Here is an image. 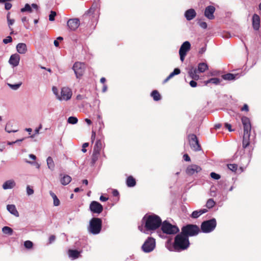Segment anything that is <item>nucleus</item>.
Segmentation results:
<instances>
[{
    "label": "nucleus",
    "mask_w": 261,
    "mask_h": 261,
    "mask_svg": "<svg viewBox=\"0 0 261 261\" xmlns=\"http://www.w3.org/2000/svg\"><path fill=\"white\" fill-rule=\"evenodd\" d=\"M143 221L145 222V228L147 230H154L160 227L162 224L161 218L155 214L145 215Z\"/></svg>",
    "instance_id": "1"
},
{
    "label": "nucleus",
    "mask_w": 261,
    "mask_h": 261,
    "mask_svg": "<svg viewBox=\"0 0 261 261\" xmlns=\"http://www.w3.org/2000/svg\"><path fill=\"white\" fill-rule=\"evenodd\" d=\"M190 245L188 238L181 232L177 234L174 238L173 248L176 251H181L187 249Z\"/></svg>",
    "instance_id": "2"
},
{
    "label": "nucleus",
    "mask_w": 261,
    "mask_h": 261,
    "mask_svg": "<svg viewBox=\"0 0 261 261\" xmlns=\"http://www.w3.org/2000/svg\"><path fill=\"white\" fill-rule=\"evenodd\" d=\"M102 228V220L99 218H93L89 222L88 231L93 234L100 233Z\"/></svg>",
    "instance_id": "3"
},
{
    "label": "nucleus",
    "mask_w": 261,
    "mask_h": 261,
    "mask_svg": "<svg viewBox=\"0 0 261 261\" xmlns=\"http://www.w3.org/2000/svg\"><path fill=\"white\" fill-rule=\"evenodd\" d=\"M199 232V227L196 224H187L183 226L181 229V233L188 238L197 236Z\"/></svg>",
    "instance_id": "4"
},
{
    "label": "nucleus",
    "mask_w": 261,
    "mask_h": 261,
    "mask_svg": "<svg viewBox=\"0 0 261 261\" xmlns=\"http://www.w3.org/2000/svg\"><path fill=\"white\" fill-rule=\"evenodd\" d=\"M161 226L162 231L167 234H174L179 231L177 226L172 225L167 221L162 222Z\"/></svg>",
    "instance_id": "5"
},
{
    "label": "nucleus",
    "mask_w": 261,
    "mask_h": 261,
    "mask_svg": "<svg viewBox=\"0 0 261 261\" xmlns=\"http://www.w3.org/2000/svg\"><path fill=\"white\" fill-rule=\"evenodd\" d=\"M217 225L216 220L213 218L203 221L201 225V229L204 233H208L212 231Z\"/></svg>",
    "instance_id": "6"
},
{
    "label": "nucleus",
    "mask_w": 261,
    "mask_h": 261,
    "mask_svg": "<svg viewBox=\"0 0 261 261\" xmlns=\"http://www.w3.org/2000/svg\"><path fill=\"white\" fill-rule=\"evenodd\" d=\"M188 139L191 149L195 151H198L201 149L197 136L193 134L188 136Z\"/></svg>",
    "instance_id": "7"
},
{
    "label": "nucleus",
    "mask_w": 261,
    "mask_h": 261,
    "mask_svg": "<svg viewBox=\"0 0 261 261\" xmlns=\"http://www.w3.org/2000/svg\"><path fill=\"white\" fill-rule=\"evenodd\" d=\"M72 69L74 70L76 77L80 78L84 75L86 69V65L84 63L76 62L74 64Z\"/></svg>",
    "instance_id": "8"
},
{
    "label": "nucleus",
    "mask_w": 261,
    "mask_h": 261,
    "mask_svg": "<svg viewBox=\"0 0 261 261\" xmlns=\"http://www.w3.org/2000/svg\"><path fill=\"white\" fill-rule=\"evenodd\" d=\"M155 246V240L152 238H148L142 245V249L145 252H150L154 249Z\"/></svg>",
    "instance_id": "9"
},
{
    "label": "nucleus",
    "mask_w": 261,
    "mask_h": 261,
    "mask_svg": "<svg viewBox=\"0 0 261 261\" xmlns=\"http://www.w3.org/2000/svg\"><path fill=\"white\" fill-rule=\"evenodd\" d=\"M190 48L191 44L189 41H187L184 42L181 45L179 50V54L180 56V60L182 62H183L185 60V58L187 55V53L190 50Z\"/></svg>",
    "instance_id": "10"
},
{
    "label": "nucleus",
    "mask_w": 261,
    "mask_h": 261,
    "mask_svg": "<svg viewBox=\"0 0 261 261\" xmlns=\"http://www.w3.org/2000/svg\"><path fill=\"white\" fill-rule=\"evenodd\" d=\"M72 94V91L70 88L63 87L61 89V96H58V98L60 100H68L71 98Z\"/></svg>",
    "instance_id": "11"
},
{
    "label": "nucleus",
    "mask_w": 261,
    "mask_h": 261,
    "mask_svg": "<svg viewBox=\"0 0 261 261\" xmlns=\"http://www.w3.org/2000/svg\"><path fill=\"white\" fill-rule=\"evenodd\" d=\"M89 208L93 213L95 214L101 213L103 209L102 205L96 201H93L91 202Z\"/></svg>",
    "instance_id": "12"
},
{
    "label": "nucleus",
    "mask_w": 261,
    "mask_h": 261,
    "mask_svg": "<svg viewBox=\"0 0 261 261\" xmlns=\"http://www.w3.org/2000/svg\"><path fill=\"white\" fill-rule=\"evenodd\" d=\"M67 26L70 31H75L80 26V22L78 18L69 19L67 21Z\"/></svg>",
    "instance_id": "13"
},
{
    "label": "nucleus",
    "mask_w": 261,
    "mask_h": 261,
    "mask_svg": "<svg viewBox=\"0 0 261 261\" xmlns=\"http://www.w3.org/2000/svg\"><path fill=\"white\" fill-rule=\"evenodd\" d=\"M241 121L244 127V133H250L251 129L250 119L246 116H243Z\"/></svg>",
    "instance_id": "14"
},
{
    "label": "nucleus",
    "mask_w": 261,
    "mask_h": 261,
    "mask_svg": "<svg viewBox=\"0 0 261 261\" xmlns=\"http://www.w3.org/2000/svg\"><path fill=\"white\" fill-rule=\"evenodd\" d=\"M201 170V168L197 165L192 164L187 167L186 172L189 175H192L195 173H197Z\"/></svg>",
    "instance_id": "15"
},
{
    "label": "nucleus",
    "mask_w": 261,
    "mask_h": 261,
    "mask_svg": "<svg viewBox=\"0 0 261 261\" xmlns=\"http://www.w3.org/2000/svg\"><path fill=\"white\" fill-rule=\"evenodd\" d=\"M215 11V8L213 6H208L206 7L204 11V15L209 19L214 18V13Z\"/></svg>",
    "instance_id": "16"
},
{
    "label": "nucleus",
    "mask_w": 261,
    "mask_h": 261,
    "mask_svg": "<svg viewBox=\"0 0 261 261\" xmlns=\"http://www.w3.org/2000/svg\"><path fill=\"white\" fill-rule=\"evenodd\" d=\"M260 19L258 15L253 14L252 16V27L255 30H258L260 28Z\"/></svg>",
    "instance_id": "17"
},
{
    "label": "nucleus",
    "mask_w": 261,
    "mask_h": 261,
    "mask_svg": "<svg viewBox=\"0 0 261 261\" xmlns=\"http://www.w3.org/2000/svg\"><path fill=\"white\" fill-rule=\"evenodd\" d=\"M20 60V56L17 54L11 56L9 62L10 64L15 67L18 65Z\"/></svg>",
    "instance_id": "18"
},
{
    "label": "nucleus",
    "mask_w": 261,
    "mask_h": 261,
    "mask_svg": "<svg viewBox=\"0 0 261 261\" xmlns=\"http://www.w3.org/2000/svg\"><path fill=\"white\" fill-rule=\"evenodd\" d=\"M198 72L199 71L196 68L192 67L188 71V74L191 78L195 81H197L199 78V75L197 74Z\"/></svg>",
    "instance_id": "19"
},
{
    "label": "nucleus",
    "mask_w": 261,
    "mask_h": 261,
    "mask_svg": "<svg viewBox=\"0 0 261 261\" xmlns=\"http://www.w3.org/2000/svg\"><path fill=\"white\" fill-rule=\"evenodd\" d=\"M196 15V13L194 9H190L185 12V16L188 20H191L194 18Z\"/></svg>",
    "instance_id": "20"
},
{
    "label": "nucleus",
    "mask_w": 261,
    "mask_h": 261,
    "mask_svg": "<svg viewBox=\"0 0 261 261\" xmlns=\"http://www.w3.org/2000/svg\"><path fill=\"white\" fill-rule=\"evenodd\" d=\"M96 10V5L93 4L91 8L87 10L82 16V18L84 19H87L88 16L92 15Z\"/></svg>",
    "instance_id": "21"
},
{
    "label": "nucleus",
    "mask_w": 261,
    "mask_h": 261,
    "mask_svg": "<svg viewBox=\"0 0 261 261\" xmlns=\"http://www.w3.org/2000/svg\"><path fill=\"white\" fill-rule=\"evenodd\" d=\"M7 210L12 215L16 217H19V213L14 204H8L7 206Z\"/></svg>",
    "instance_id": "22"
},
{
    "label": "nucleus",
    "mask_w": 261,
    "mask_h": 261,
    "mask_svg": "<svg viewBox=\"0 0 261 261\" xmlns=\"http://www.w3.org/2000/svg\"><path fill=\"white\" fill-rule=\"evenodd\" d=\"M17 51L21 54H25L27 51V45L25 43H19L16 46Z\"/></svg>",
    "instance_id": "23"
},
{
    "label": "nucleus",
    "mask_w": 261,
    "mask_h": 261,
    "mask_svg": "<svg viewBox=\"0 0 261 261\" xmlns=\"http://www.w3.org/2000/svg\"><path fill=\"white\" fill-rule=\"evenodd\" d=\"M250 133H244L243 138V148H247L250 144Z\"/></svg>",
    "instance_id": "24"
},
{
    "label": "nucleus",
    "mask_w": 261,
    "mask_h": 261,
    "mask_svg": "<svg viewBox=\"0 0 261 261\" xmlns=\"http://www.w3.org/2000/svg\"><path fill=\"white\" fill-rule=\"evenodd\" d=\"M207 212V210L205 208L201 209V210H197V211H195L192 212V214L191 215V217L192 218L196 219V218H197L198 217H199L202 214L205 213Z\"/></svg>",
    "instance_id": "25"
},
{
    "label": "nucleus",
    "mask_w": 261,
    "mask_h": 261,
    "mask_svg": "<svg viewBox=\"0 0 261 261\" xmlns=\"http://www.w3.org/2000/svg\"><path fill=\"white\" fill-rule=\"evenodd\" d=\"M222 77L224 80H232L239 78L240 77V75H239V74H232L229 73L223 75Z\"/></svg>",
    "instance_id": "26"
},
{
    "label": "nucleus",
    "mask_w": 261,
    "mask_h": 261,
    "mask_svg": "<svg viewBox=\"0 0 261 261\" xmlns=\"http://www.w3.org/2000/svg\"><path fill=\"white\" fill-rule=\"evenodd\" d=\"M103 146V145L102 141L100 139L97 140L96 141V143L94 146L93 151L100 152V151L102 148Z\"/></svg>",
    "instance_id": "27"
},
{
    "label": "nucleus",
    "mask_w": 261,
    "mask_h": 261,
    "mask_svg": "<svg viewBox=\"0 0 261 261\" xmlns=\"http://www.w3.org/2000/svg\"><path fill=\"white\" fill-rule=\"evenodd\" d=\"M80 251H77V250H72L69 249L68 250V255L69 257L72 258L73 259L77 258L80 255Z\"/></svg>",
    "instance_id": "28"
},
{
    "label": "nucleus",
    "mask_w": 261,
    "mask_h": 261,
    "mask_svg": "<svg viewBox=\"0 0 261 261\" xmlns=\"http://www.w3.org/2000/svg\"><path fill=\"white\" fill-rule=\"evenodd\" d=\"M126 183L127 187H133L136 185V179L132 176H129L126 179Z\"/></svg>",
    "instance_id": "29"
},
{
    "label": "nucleus",
    "mask_w": 261,
    "mask_h": 261,
    "mask_svg": "<svg viewBox=\"0 0 261 261\" xmlns=\"http://www.w3.org/2000/svg\"><path fill=\"white\" fill-rule=\"evenodd\" d=\"M15 185V182L12 180L6 181L3 185L4 189H8L13 188Z\"/></svg>",
    "instance_id": "30"
},
{
    "label": "nucleus",
    "mask_w": 261,
    "mask_h": 261,
    "mask_svg": "<svg viewBox=\"0 0 261 261\" xmlns=\"http://www.w3.org/2000/svg\"><path fill=\"white\" fill-rule=\"evenodd\" d=\"M180 73V70L179 68H175L172 72H171L167 77L165 79L164 83L167 82L170 79L175 75H178Z\"/></svg>",
    "instance_id": "31"
},
{
    "label": "nucleus",
    "mask_w": 261,
    "mask_h": 261,
    "mask_svg": "<svg viewBox=\"0 0 261 261\" xmlns=\"http://www.w3.org/2000/svg\"><path fill=\"white\" fill-rule=\"evenodd\" d=\"M71 180V177L68 175H64L60 179V181L63 185H68Z\"/></svg>",
    "instance_id": "32"
},
{
    "label": "nucleus",
    "mask_w": 261,
    "mask_h": 261,
    "mask_svg": "<svg viewBox=\"0 0 261 261\" xmlns=\"http://www.w3.org/2000/svg\"><path fill=\"white\" fill-rule=\"evenodd\" d=\"M221 81V80L217 77L211 78L208 80L204 81V84L205 85H207L210 83H212L215 85H218L220 83Z\"/></svg>",
    "instance_id": "33"
},
{
    "label": "nucleus",
    "mask_w": 261,
    "mask_h": 261,
    "mask_svg": "<svg viewBox=\"0 0 261 261\" xmlns=\"http://www.w3.org/2000/svg\"><path fill=\"white\" fill-rule=\"evenodd\" d=\"M208 69L207 65L205 63H200L198 64L197 70L199 72H203Z\"/></svg>",
    "instance_id": "34"
},
{
    "label": "nucleus",
    "mask_w": 261,
    "mask_h": 261,
    "mask_svg": "<svg viewBox=\"0 0 261 261\" xmlns=\"http://www.w3.org/2000/svg\"><path fill=\"white\" fill-rule=\"evenodd\" d=\"M151 96L155 101H158L161 99V97L160 93L157 90H153L151 93Z\"/></svg>",
    "instance_id": "35"
},
{
    "label": "nucleus",
    "mask_w": 261,
    "mask_h": 261,
    "mask_svg": "<svg viewBox=\"0 0 261 261\" xmlns=\"http://www.w3.org/2000/svg\"><path fill=\"white\" fill-rule=\"evenodd\" d=\"M100 155V152L93 151L92 155L91 163L92 164H94L95 162L98 160Z\"/></svg>",
    "instance_id": "36"
},
{
    "label": "nucleus",
    "mask_w": 261,
    "mask_h": 261,
    "mask_svg": "<svg viewBox=\"0 0 261 261\" xmlns=\"http://www.w3.org/2000/svg\"><path fill=\"white\" fill-rule=\"evenodd\" d=\"M50 195L52 197L54 200V205L56 206H59L60 204V201L59 199L58 198L57 196L56 195V194L52 192H50Z\"/></svg>",
    "instance_id": "37"
},
{
    "label": "nucleus",
    "mask_w": 261,
    "mask_h": 261,
    "mask_svg": "<svg viewBox=\"0 0 261 261\" xmlns=\"http://www.w3.org/2000/svg\"><path fill=\"white\" fill-rule=\"evenodd\" d=\"M47 164L48 167L50 169H51V170L54 169V168L55 167V164H54L53 159L50 156L48 157V158L47 159Z\"/></svg>",
    "instance_id": "38"
},
{
    "label": "nucleus",
    "mask_w": 261,
    "mask_h": 261,
    "mask_svg": "<svg viewBox=\"0 0 261 261\" xmlns=\"http://www.w3.org/2000/svg\"><path fill=\"white\" fill-rule=\"evenodd\" d=\"M2 231L4 233L9 235H11L13 233V229L8 226L4 227Z\"/></svg>",
    "instance_id": "39"
},
{
    "label": "nucleus",
    "mask_w": 261,
    "mask_h": 261,
    "mask_svg": "<svg viewBox=\"0 0 261 261\" xmlns=\"http://www.w3.org/2000/svg\"><path fill=\"white\" fill-rule=\"evenodd\" d=\"M215 204H216V203L214 201V200L212 198H210V199H208V200L207 201L206 203V206L208 208H211L214 206Z\"/></svg>",
    "instance_id": "40"
},
{
    "label": "nucleus",
    "mask_w": 261,
    "mask_h": 261,
    "mask_svg": "<svg viewBox=\"0 0 261 261\" xmlns=\"http://www.w3.org/2000/svg\"><path fill=\"white\" fill-rule=\"evenodd\" d=\"M20 11L21 12H27V11L29 12H32V9L31 6L29 4H26L25 5L24 7L23 8H21Z\"/></svg>",
    "instance_id": "41"
},
{
    "label": "nucleus",
    "mask_w": 261,
    "mask_h": 261,
    "mask_svg": "<svg viewBox=\"0 0 261 261\" xmlns=\"http://www.w3.org/2000/svg\"><path fill=\"white\" fill-rule=\"evenodd\" d=\"M12 126L11 125V123H7V124L6 125L5 130L8 133L15 132L17 131L16 129H13L12 128Z\"/></svg>",
    "instance_id": "42"
},
{
    "label": "nucleus",
    "mask_w": 261,
    "mask_h": 261,
    "mask_svg": "<svg viewBox=\"0 0 261 261\" xmlns=\"http://www.w3.org/2000/svg\"><path fill=\"white\" fill-rule=\"evenodd\" d=\"M77 121H78V120H77V118L75 117H73V116L69 117L67 120V121L69 123H70L72 124H76L77 122Z\"/></svg>",
    "instance_id": "43"
},
{
    "label": "nucleus",
    "mask_w": 261,
    "mask_h": 261,
    "mask_svg": "<svg viewBox=\"0 0 261 261\" xmlns=\"http://www.w3.org/2000/svg\"><path fill=\"white\" fill-rule=\"evenodd\" d=\"M227 167L229 169L233 172H235L238 169V165L236 164H228Z\"/></svg>",
    "instance_id": "44"
},
{
    "label": "nucleus",
    "mask_w": 261,
    "mask_h": 261,
    "mask_svg": "<svg viewBox=\"0 0 261 261\" xmlns=\"http://www.w3.org/2000/svg\"><path fill=\"white\" fill-rule=\"evenodd\" d=\"M24 246L27 249H31L33 247V243L31 241H26L24 243Z\"/></svg>",
    "instance_id": "45"
},
{
    "label": "nucleus",
    "mask_w": 261,
    "mask_h": 261,
    "mask_svg": "<svg viewBox=\"0 0 261 261\" xmlns=\"http://www.w3.org/2000/svg\"><path fill=\"white\" fill-rule=\"evenodd\" d=\"M7 21L8 25L9 26L10 29L12 30V29L10 28V25H12L14 23V19L10 18V12H9L7 16Z\"/></svg>",
    "instance_id": "46"
},
{
    "label": "nucleus",
    "mask_w": 261,
    "mask_h": 261,
    "mask_svg": "<svg viewBox=\"0 0 261 261\" xmlns=\"http://www.w3.org/2000/svg\"><path fill=\"white\" fill-rule=\"evenodd\" d=\"M22 83L20 82L18 84H8V86L12 89L13 90H16L18 88L20 87V86L21 85Z\"/></svg>",
    "instance_id": "47"
},
{
    "label": "nucleus",
    "mask_w": 261,
    "mask_h": 261,
    "mask_svg": "<svg viewBox=\"0 0 261 261\" xmlns=\"http://www.w3.org/2000/svg\"><path fill=\"white\" fill-rule=\"evenodd\" d=\"M57 14L55 11H51L50 12V14L49 15V21H53L55 20V17L56 16Z\"/></svg>",
    "instance_id": "48"
},
{
    "label": "nucleus",
    "mask_w": 261,
    "mask_h": 261,
    "mask_svg": "<svg viewBox=\"0 0 261 261\" xmlns=\"http://www.w3.org/2000/svg\"><path fill=\"white\" fill-rule=\"evenodd\" d=\"M210 175L212 178L215 179H219L221 178V176L219 174H217L215 172H212Z\"/></svg>",
    "instance_id": "49"
},
{
    "label": "nucleus",
    "mask_w": 261,
    "mask_h": 261,
    "mask_svg": "<svg viewBox=\"0 0 261 261\" xmlns=\"http://www.w3.org/2000/svg\"><path fill=\"white\" fill-rule=\"evenodd\" d=\"M12 41V38L11 36H8L6 38L3 39V43L5 44H7L8 43H10Z\"/></svg>",
    "instance_id": "50"
},
{
    "label": "nucleus",
    "mask_w": 261,
    "mask_h": 261,
    "mask_svg": "<svg viewBox=\"0 0 261 261\" xmlns=\"http://www.w3.org/2000/svg\"><path fill=\"white\" fill-rule=\"evenodd\" d=\"M27 192L28 195H32L34 193L33 189L29 186H28L27 187Z\"/></svg>",
    "instance_id": "51"
},
{
    "label": "nucleus",
    "mask_w": 261,
    "mask_h": 261,
    "mask_svg": "<svg viewBox=\"0 0 261 261\" xmlns=\"http://www.w3.org/2000/svg\"><path fill=\"white\" fill-rule=\"evenodd\" d=\"M199 25L200 27L203 29H206L207 28V23L205 22L199 21L198 22Z\"/></svg>",
    "instance_id": "52"
},
{
    "label": "nucleus",
    "mask_w": 261,
    "mask_h": 261,
    "mask_svg": "<svg viewBox=\"0 0 261 261\" xmlns=\"http://www.w3.org/2000/svg\"><path fill=\"white\" fill-rule=\"evenodd\" d=\"M241 110L242 111L248 112L249 111L248 106L247 104H244L243 107L241 108Z\"/></svg>",
    "instance_id": "53"
},
{
    "label": "nucleus",
    "mask_w": 261,
    "mask_h": 261,
    "mask_svg": "<svg viewBox=\"0 0 261 261\" xmlns=\"http://www.w3.org/2000/svg\"><path fill=\"white\" fill-rule=\"evenodd\" d=\"M12 7V4L10 3H6L5 8L7 10H10Z\"/></svg>",
    "instance_id": "54"
},
{
    "label": "nucleus",
    "mask_w": 261,
    "mask_h": 261,
    "mask_svg": "<svg viewBox=\"0 0 261 261\" xmlns=\"http://www.w3.org/2000/svg\"><path fill=\"white\" fill-rule=\"evenodd\" d=\"M89 146V143H85L83 144V148L82 149V151L83 152H86L87 151V150L85 149L86 147H88Z\"/></svg>",
    "instance_id": "55"
},
{
    "label": "nucleus",
    "mask_w": 261,
    "mask_h": 261,
    "mask_svg": "<svg viewBox=\"0 0 261 261\" xmlns=\"http://www.w3.org/2000/svg\"><path fill=\"white\" fill-rule=\"evenodd\" d=\"M56 239V237L54 235H51L49 238V243H52Z\"/></svg>",
    "instance_id": "56"
},
{
    "label": "nucleus",
    "mask_w": 261,
    "mask_h": 261,
    "mask_svg": "<svg viewBox=\"0 0 261 261\" xmlns=\"http://www.w3.org/2000/svg\"><path fill=\"white\" fill-rule=\"evenodd\" d=\"M225 126L226 128H227L228 129V130L229 132H232L233 131V130L231 129V124L228 123H225Z\"/></svg>",
    "instance_id": "57"
},
{
    "label": "nucleus",
    "mask_w": 261,
    "mask_h": 261,
    "mask_svg": "<svg viewBox=\"0 0 261 261\" xmlns=\"http://www.w3.org/2000/svg\"><path fill=\"white\" fill-rule=\"evenodd\" d=\"M183 158L184 160L187 162H189L191 161L190 158L188 154H185L183 156Z\"/></svg>",
    "instance_id": "58"
},
{
    "label": "nucleus",
    "mask_w": 261,
    "mask_h": 261,
    "mask_svg": "<svg viewBox=\"0 0 261 261\" xmlns=\"http://www.w3.org/2000/svg\"><path fill=\"white\" fill-rule=\"evenodd\" d=\"M95 137H96V133L94 131L92 130L91 138V141L92 143L94 142V141L95 139Z\"/></svg>",
    "instance_id": "59"
},
{
    "label": "nucleus",
    "mask_w": 261,
    "mask_h": 261,
    "mask_svg": "<svg viewBox=\"0 0 261 261\" xmlns=\"http://www.w3.org/2000/svg\"><path fill=\"white\" fill-rule=\"evenodd\" d=\"M197 83L194 81V80H192L191 81H190V85L192 87H196L197 86Z\"/></svg>",
    "instance_id": "60"
},
{
    "label": "nucleus",
    "mask_w": 261,
    "mask_h": 261,
    "mask_svg": "<svg viewBox=\"0 0 261 261\" xmlns=\"http://www.w3.org/2000/svg\"><path fill=\"white\" fill-rule=\"evenodd\" d=\"M206 50V46H203L202 47H201L199 50V54H203Z\"/></svg>",
    "instance_id": "61"
},
{
    "label": "nucleus",
    "mask_w": 261,
    "mask_h": 261,
    "mask_svg": "<svg viewBox=\"0 0 261 261\" xmlns=\"http://www.w3.org/2000/svg\"><path fill=\"white\" fill-rule=\"evenodd\" d=\"M113 195L114 196H118L119 195V192L117 190H114L112 192Z\"/></svg>",
    "instance_id": "62"
},
{
    "label": "nucleus",
    "mask_w": 261,
    "mask_h": 261,
    "mask_svg": "<svg viewBox=\"0 0 261 261\" xmlns=\"http://www.w3.org/2000/svg\"><path fill=\"white\" fill-rule=\"evenodd\" d=\"M100 200L101 201H106L108 200V198L107 197H106L103 196H101L100 197Z\"/></svg>",
    "instance_id": "63"
},
{
    "label": "nucleus",
    "mask_w": 261,
    "mask_h": 261,
    "mask_svg": "<svg viewBox=\"0 0 261 261\" xmlns=\"http://www.w3.org/2000/svg\"><path fill=\"white\" fill-rule=\"evenodd\" d=\"M76 99L77 100H82L84 99V96L81 94H79L76 96Z\"/></svg>",
    "instance_id": "64"
}]
</instances>
